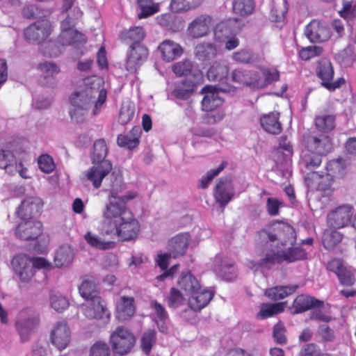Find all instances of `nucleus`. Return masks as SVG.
<instances>
[{"label":"nucleus","mask_w":356,"mask_h":356,"mask_svg":"<svg viewBox=\"0 0 356 356\" xmlns=\"http://www.w3.org/2000/svg\"><path fill=\"white\" fill-rule=\"evenodd\" d=\"M228 65L224 63L215 62L207 71V78L211 81H222L227 77Z\"/></svg>","instance_id":"nucleus-37"},{"label":"nucleus","mask_w":356,"mask_h":356,"mask_svg":"<svg viewBox=\"0 0 356 356\" xmlns=\"http://www.w3.org/2000/svg\"><path fill=\"white\" fill-rule=\"evenodd\" d=\"M203 0H172L170 7L175 13L187 11L199 6Z\"/></svg>","instance_id":"nucleus-46"},{"label":"nucleus","mask_w":356,"mask_h":356,"mask_svg":"<svg viewBox=\"0 0 356 356\" xmlns=\"http://www.w3.org/2000/svg\"><path fill=\"white\" fill-rule=\"evenodd\" d=\"M259 236L263 239H268L269 241H278L282 246L287 244L293 245L296 241V233L294 228L288 223L277 224L273 232L263 229L259 232Z\"/></svg>","instance_id":"nucleus-5"},{"label":"nucleus","mask_w":356,"mask_h":356,"mask_svg":"<svg viewBox=\"0 0 356 356\" xmlns=\"http://www.w3.org/2000/svg\"><path fill=\"white\" fill-rule=\"evenodd\" d=\"M305 35L312 42H322L330 38V31L324 24L313 20L306 26Z\"/></svg>","instance_id":"nucleus-21"},{"label":"nucleus","mask_w":356,"mask_h":356,"mask_svg":"<svg viewBox=\"0 0 356 356\" xmlns=\"http://www.w3.org/2000/svg\"><path fill=\"white\" fill-rule=\"evenodd\" d=\"M195 83L191 80H184L179 83L176 84L172 95L180 99H187L193 93Z\"/></svg>","instance_id":"nucleus-40"},{"label":"nucleus","mask_w":356,"mask_h":356,"mask_svg":"<svg viewBox=\"0 0 356 356\" xmlns=\"http://www.w3.org/2000/svg\"><path fill=\"white\" fill-rule=\"evenodd\" d=\"M318 76L322 80L321 84L325 82H330L334 76V70L331 62L325 58L318 63Z\"/></svg>","instance_id":"nucleus-43"},{"label":"nucleus","mask_w":356,"mask_h":356,"mask_svg":"<svg viewBox=\"0 0 356 356\" xmlns=\"http://www.w3.org/2000/svg\"><path fill=\"white\" fill-rule=\"evenodd\" d=\"M140 11L138 17L140 19L147 17L159 11V4L154 3L152 0H138Z\"/></svg>","instance_id":"nucleus-44"},{"label":"nucleus","mask_w":356,"mask_h":356,"mask_svg":"<svg viewBox=\"0 0 356 356\" xmlns=\"http://www.w3.org/2000/svg\"><path fill=\"white\" fill-rule=\"evenodd\" d=\"M42 201L37 197H29L22 201L17 211V216L22 220H32L40 215L42 211Z\"/></svg>","instance_id":"nucleus-15"},{"label":"nucleus","mask_w":356,"mask_h":356,"mask_svg":"<svg viewBox=\"0 0 356 356\" xmlns=\"http://www.w3.org/2000/svg\"><path fill=\"white\" fill-rule=\"evenodd\" d=\"M39 70L42 72L45 78L54 76L60 72L58 66L51 62H44L38 66Z\"/></svg>","instance_id":"nucleus-62"},{"label":"nucleus","mask_w":356,"mask_h":356,"mask_svg":"<svg viewBox=\"0 0 356 356\" xmlns=\"http://www.w3.org/2000/svg\"><path fill=\"white\" fill-rule=\"evenodd\" d=\"M179 286L186 294L195 293L200 289V284L191 272L182 273L181 280L178 282Z\"/></svg>","instance_id":"nucleus-36"},{"label":"nucleus","mask_w":356,"mask_h":356,"mask_svg":"<svg viewBox=\"0 0 356 356\" xmlns=\"http://www.w3.org/2000/svg\"><path fill=\"white\" fill-rule=\"evenodd\" d=\"M234 195L232 179L229 177L219 179L214 191L216 202L221 207H224L232 200Z\"/></svg>","instance_id":"nucleus-17"},{"label":"nucleus","mask_w":356,"mask_h":356,"mask_svg":"<svg viewBox=\"0 0 356 356\" xmlns=\"http://www.w3.org/2000/svg\"><path fill=\"white\" fill-rule=\"evenodd\" d=\"M113 351L115 353L124 355L129 353L135 345L134 334L123 327H118L110 337Z\"/></svg>","instance_id":"nucleus-7"},{"label":"nucleus","mask_w":356,"mask_h":356,"mask_svg":"<svg viewBox=\"0 0 356 356\" xmlns=\"http://www.w3.org/2000/svg\"><path fill=\"white\" fill-rule=\"evenodd\" d=\"M110 180L109 186L111 187V193L109 197H120L119 193H121L125 189V185L122 181V175L120 172H113L108 175Z\"/></svg>","instance_id":"nucleus-42"},{"label":"nucleus","mask_w":356,"mask_h":356,"mask_svg":"<svg viewBox=\"0 0 356 356\" xmlns=\"http://www.w3.org/2000/svg\"><path fill=\"white\" fill-rule=\"evenodd\" d=\"M319 138L320 136H318L311 132H307L303 135V143L310 152H314V150L316 149H318V148L320 151H324V149L316 147V145L317 144L316 143L318 142Z\"/></svg>","instance_id":"nucleus-58"},{"label":"nucleus","mask_w":356,"mask_h":356,"mask_svg":"<svg viewBox=\"0 0 356 356\" xmlns=\"http://www.w3.org/2000/svg\"><path fill=\"white\" fill-rule=\"evenodd\" d=\"M134 114V107L130 103L122 104L120 111L118 121L121 124L125 125L132 120Z\"/></svg>","instance_id":"nucleus-55"},{"label":"nucleus","mask_w":356,"mask_h":356,"mask_svg":"<svg viewBox=\"0 0 356 356\" xmlns=\"http://www.w3.org/2000/svg\"><path fill=\"white\" fill-rule=\"evenodd\" d=\"M156 341V332L154 330H148L144 332L141 339V348L143 351L146 354L149 355L153 344Z\"/></svg>","instance_id":"nucleus-51"},{"label":"nucleus","mask_w":356,"mask_h":356,"mask_svg":"<svg viewBox=\"0 0 356 356\" xmlns=\"http://www.w3.org/2000/svg\"><path fill=\"white\" fill-rule=\"evenodd\" d=\"M286 302L269 304L264 307L259 314L263 318L272 316L284 311Z\"/></svg>","instance_id":"nucleus-52"},{"label":"nucleus","mask_w":356,"mask_h":356,"mask_svg":"<svg viewBox=\"0 0 356 356\" xmlns=\"http://www.w3.org/2000/svg\"><path fill=\"white\" fill-rule=\"evenodd\" d=\"M108 154V147L104 139L97 140L92 147V164L102 163L104 161H109L105 158Z\"/></svg>","instance_id":"nucleus-41"},{"label":"nucleus","mask_w":356,"mask_h":356,"mask_svg":"<svg viewBox=\"0 0 356 356\" xmlns=\"http://www.w3.org/2000/svg\"><path fill=\"white\" fill-rule=\"evenodd\" d=\"M50 302L51 307L57 312L65 309L69 305L68 300L58 294H52L50 297Z\"/></svg>","instance_id":"nucleus-61"},{"label":"nucleus","mask_w":356,"mask_h":356,"mask_svg":"<svg viewBox=\"0 0 356 356\" xmlns=\"http://www.w3.org/2000/svg\"><path fill=\"white\" fill-rule=\"evenodd\" d=\"M298 287V284L276 286L266 289L265 295L273 300H278L293 293Z\"/></svg>","instance_id":"nucleus-34"},{"label":"nucleus","mask_w":356,"mask_h":356,"mask_svg":"<svg viewBox=\"0 0 356 356\" xmlns=\"http://www.w3.org/2000/svg\"><path fill=\"white\" fill-rule=\"evenodd\" d=\"M352 216V206L349 204L339 206L327 214V225L334 229L343 228L351 222Z\"/></svg>","instance_id":"nucleus-9"},{"label":"nucleus","mask_w":356,"mask_h":356,"mask_svg":"<svg viewBox=\"0 0 356 356\" xmlns=\"http://www.w3.org/2000/svg\"><path fill=\"white\" fill-rule=\"evenodd\" d=\"M84 238L88 244L97 249L108 250L111 245V242H104L99 236L92 234L90 232H88Z\"/></svg>","instance_id":"nucleus-53"},{"label":"nucleus","mask_w":356,"mask_h":356,"mask_svg":"<svg viewBox=\"0 0 356 356\" xmlns=\"http://www.w3.org/2000/svg\"><path fill=\"white\" fill-rule=\"evenodd\" d=\"M59 43L65 45H72L75 44L86 43L87 41L86 36L74 29L70 32L60 33L58 38Z\"/></svg>","instance_id":"nucleus-39"},{"label":"nucleus","mask_w":356,"mask_h":356,"mask_svg":"<svg viewBox=\"0 0 356 356\" xmlns=\"http://www.w3.org/2000/svg\"><path fill=\"white\" fill-rule=\"evenodd\" d=\"M74 257V252L69 245H60L54 256V264L58 268L70 266Z\"/></svg>","instance_id":"nucleus-32"},{"label":"nucleus","mask_w":356,"mask_h":356,"mask_svg":"<svg viewBox=\"0 0 356 356\" xmlns=\"http://www.w3.org/2000/svg\"><path fill=\"white\" fill-rule=\"evenodd\" d=\"M204 97L202 101V108L204 111H212L222 104V99L219 97L216 88L211 86H206L201 90Z\"/></svg>","instance_id":"nucleus-27"},{"label":"nucleus","mask_w":356,"mask_h":356,"mask_svg":"<svg viewBox=\"0 0 356 356\" xmlns=\"http://www.w3.org/2000/svg\"><path fill=\"white\" fill-rule=\"evenodd\" d=\"M140 232L138 221L134 218L131 211L125 212L124 218L111 227L103 229V234L111 236H118L121 241L135 239Z\"/></svg>","instance_id":"nucleus-3"},{"label":"nucleus","mask_w":356,"mask_h":356,"mask_svg":"<svg viewBox=\"0 0 356 356\" xmlns=\"http://www.w3.org/2000/svg\"><path fill=\"white\" fill-rule=\"evenodd\" d=\"M100 83L98 77L87 78L85 79L84 88L72 95L70 102L73 108L70 114L76 122L80 123L83 120V115L92 105V113L96 115L98 108L105 102L106 91L101 88Z\"/></svg>","instance_id":"nucleus-1"},{"label":"nucleus","mask_w":356,"mask_h":356,"mask_svg":"<svg viewBox=\"0 0 356 356\" xmlns=\"http://www.w3.org/2000/svg\"><path fill=\"white\" fill-rule=\"evenodd\" d=\"M342 235L336 230H325L323 235V244L327 250L333 249L341 242Z\"/></svg>","instance_id":"nucleus-48"},{"label":"nucleus","mask_w":356,"mask_h":356,"mask_svg":"<svg viewBox=\"0 0 356 356\" xmlns=\"http://www.w3.org/2000/svg\"><path fill=\"white\" fill-rule=\"evenodd\" d=\"M337 275L340 283L344 286H352L355 283V278L353 273L346 266L341 268V270Z\"/></svg>","instance_id":"nucleus-59"},{"label":"nucleus","mask_w":356,"mask_h":356,"mask_svg":"<svg viewBox=\"0 0 356 356\" xmlns=\"http://www.w3.org/2000/svg\"><path fill=\"white\" fill-rule=\"evenodd\" d=\"M279 113L273 112L261 118V125L266 132L275 135L281 133L282 128L279 121Z\"/></svg>","instance_id":"nucleus-30"},{"label":"nucleus","mask_w":356,"mask_h":356,"mask_svg":"<svg viewBox=\"0 0 356 356\" xmlns=\"http://www.w3.org/2000/svg\"><path fill=\"white\" fill-rule=\"evenodd\" d=\"M322 161V155L314 152L305 154L302 156V163L306 168L312 172V178L313 179H321L318 183V189L324 192L325 195H330L332 193L331 183L329 175L321 176L314 170L320 165Z\"/></svg>","instance_id":"nucleus-6"},{"label":"nucleus","mask_w":356,"mask_h":356,"mask_svg":"<svg viewBox=\"0 0 356 356\" xmlns=\"http://www.w3.org/2000/svg\"><path fill=\"white\" fill-rule=\"evenodd\" d=\"M163 60L170 62L181 56L184 52L182 47L172 40H166L159 46Z\"/></svg>","instance_id":"nucleus-28"},{"label":"nucleus","mask_w":356,"mask_h":356,"mask_svg":"<svg viewBox=\"0 0 356 356\" xmlns=\"http://www.w3.org/2000/svg\"><path fill=\"white\" fill-rule=\"evenodd\" d=\"M324 305L323 300L313 296L301 294L298 296L293 302V314H298L314 308H321Z\"/></svg>","instance_id":"nucleus-22"},{"label":"nucleus","mask_w":356,"mask_h":356,"mask_svg":"<svg viewBox=\"0 0 356 356\" xmlns=\"http://www.w3.org/2000/svg\"><path fill=\"white\" fill-rule=\"evenodd\" d=\"M147 56L148 50L145 46L140 43H133L130 46V51L127 60V70L131 72H136Z\"/></svg>","instance_id":"nucleus-19"},{"label":"nucleus","mask_w":356,"mask_h":356,"mask_svg":"<svg viewBox=\"0 0 356 356\" xmlns=\"http://www.w3.org/2000/svg\"><path fill=\"white\" fill-rule=\"evenodd\" d=\"M193 63L188 60L185 59L182 61L177 62L172 65V71L177 76H186L190 74H193L197 81L202 79V74L199 71L193 73Z\"/></svg>","instance_id":"nucleus-38"},{"label":"nucleus","mask_w":356,"mask_h":356,"mask_svg":"<svg viewBox=\"0 0 356 356\" xmlns=\"http://www.w3.org/2000/svg\"><path fill=\"white\" fill-rule=\"evenodd\" d=\"M225 167V163H222L217 168L207 172L205 176L200 179V187L204 189L208 187L213 179L217 176Z\"/></svg>","instance_id":"nucleus-57"},{"label":"nucleus","mask_w":356,"mask_h":356,"mask_svg":"<svg viewBox=\"0 0 356 356\" xmlns=\"http://www.w3.org/2000/svg\"><path fill=\"white\" fill-rule=\"evenodd\" d=\"M214 270L216 275L226 281H232L236 277L234 265L226 258L216 256L214 259Z\"/></svg>","instance_id":"nucleus-25"},{"label":"nucleus","mask_w":356,"mask_h":356,"mask_svg":"<svg viewBox=\"0 0 356 356\" xmlns=\"http://www.w3.org/2000/svg\"><path fill=\"white\" fill-rule=\"evenodd\" d=\"M16 154L17 149L12 144L0 151V168L4 169L10 175H15L18 170Z\"/></svg>","instance_id":"nucleus-23"},{"label":"nucleus","mask_w":356,"mask_h":356,"mask_svg":"<svg viewBox=\"0 0 356 356\" xmlns=\"http://www.w3.org/2000/svg\"><path fill=\"white\" fill-rule=\"evenodd\" d=\"M306 258L307 253L304 249L299 247L289 248L282 254L279 252L267 254L258 263L252 262V266L250 268L255 271L259 268L270 269L275 264H281L284 261L292 263Z\"/></svg>","instance_id":"nucleus-4"},{"label":"nucleus","mask_w":356,"mask_h":356,"mask_svg":"<svg viewBox=\"0 0 356 356\" xmlns=\"http://www.w3.org/2000/svg\"><path fill=\"white\" fill-rule=\"evenodd\" d=\"M111 161H104L102 163L93 164L84 174L83 179L92 183L95 188H99L103 179L108 176L112 170Z\"/></svg>","instance_id":"nucleus-12"},{"label":"nucleus","mask_w":356,"mask_h":356,"mask_svg":"<svg viewBox=\"0 0 356 356\" xmlns=\"http://www.w3.org/2000/svg\"><path fill=\"white\" fill-rule=\"evenodd\" d=\"M90 356H110L108 346L104 342H97L91 347Z\"/></svg>","instance_id":"nucleus-64"},{"label":"nucleus","mask_w":356,"mask_h":356,"mask_svg":"<svg viewBox=\"0 0 356 356\" xmlns=\"http://www.w3.org/2000/svg\"><path fill=\"white\" fill-rule=\"evenodd\" d=\"M231 77L232 81L252 89L264 88L261 74L257 71L236 69L232 72Z\"/></svg>","instance_id":"nucleus-8"},{"label":"nucleus","mask_w":356,"mask_h":356,"mask_svg":"<svg viewBox=\"0 0 356 356\" xmlns=\"http://www.w3.org/2000/svg\"><path fill=\"white\" fill-rule=\"evenodd\" d=\"M254 9L253 0H234L233 10L241 16H247L252 13Z\"/></svg>","instance_id":"nucleus-47"},{"label":"nucleus","mask_w":356,"mask_h":356,"mask_svg":"<svg viewBox=\"0 0 356 356\" xmlns=\"http://www.w3.org/2000/svg\"><path fill=\"white\" fill-rule=\"evenodd\" d=\"M293 154L292 145L286 136H282L279 140L278 148L276 151V163L282 172L283 176L290 175L288 169L291 163V157Z\"/></svg>","instance_id":"nucleus-11"},{"label":"nucleus","mask_w":356,"mask_h":356,"mask_svg":"<svg viewBox=\"0 0 356 356\" xmlns=\"http://www.w3.org/2000/svg\"><path fill=\"white\" fill-rule=\"evenodd\" d=\"M240 24L238 18H230L220 22L214 29V36L216 40L224 42L231 35L240 30Z\"/></svg>","instance_id":"nucleus-20"},{"label":"nucleus","mask_w":356,"mask_h":356,"mask_svg":"<svg viewBox=\"0 0 356 356\" xmlns=\"http://www.w3.org/2000/svg\"><path fill=\"white\" fill-rule=\"evenodd\" d=\"M188 240L189 234L188 233L178 234L172 238L168 244V252L174 258L182 256L188 248Z\"/></svg>","instance_id":"nucleus-26"},{"label":"nucleus","mask_w":356,"mask_h":356,"mask_svg":"<svg viewBox=\"0 0 356 356\" xmlns=\"http://www.w3.org/2000/svg\"><path fill=\"white\" fill-rule=\"evenodd\" d=\"M212 17L209 15H201L188 24L187 32L193 38H200L210 33Z\"/></svg>","instance_id":"nucleus-16"},{"label":"nucleus","mask_w":356,"mask_h":356,"mask_svg":"<svg viewBox=\"0 0 356 356\" xmlns=\"http://www.w3.org/2000/svg\"><path fill=\"white\" fill-rule=\"evenodd\" d=\"M42 232V225L40 222L33 220H22L15 229L17 238L23 241H33Z\"/></svg>","instance_id":"nucleus-10"},{"label":"nucleus","mask_w":356,"mask_h":356,"mask_svg":"<svg viewBox=\"0 0 356 356\" xmlns=\"http://www.w3.org/2000/svg\"><path fill=\"white\" fill-rule=\"evenodd\" d=\"M83 314L89 319H105L108 321L110 318V314L104 305V301L101 297L88 300L83 308Z\"/></svg>","instance_id":"nucleus-18"},{"label":"nucleus","mask_w":356,"mask_h":356,"mask_svg":"<svg viewBox=\"0 0 356 356\" xmlns=\"http://www.w3.org/2000/svg\"><path fill=\"white\" fill-rule=\"evenodd\" d=\"M13 270L22 282H29L34 275L31 259L25 254L15 257L11 262Z\"/></svg>","instance_id":"nucleus-13"},{"label":"nucleus","mask_w":356,"mask_h":356,"mask_svg":"<svg viewBox=\"0 0 356 356\" xmlns=\"http://www.w3.org/2000/svg\"><path fill=\"white\" fill-rule=\"evenodd\" d=\"M316 127L322 131L327 132L334 128V117L333 115L318 116L315 119Z\"/></svg>","instance_id":"nucleus-50"},{"label":"nucleus","mask_w":356,"mask_h":356,"mask_svg":"<svg viewBox=\"0 0 356 356\" xmlns=\"http://www.w3.org/2000/svg\"><path fill=\"white\" fill-rule=\"evenodd\" d=\"M42 47L43 48V54L48 55L49 56H58L61 50L60 49V46L57 44V43L54 41H46L44 40L42 42Z\"/></svg>","instance_id":"nucleus-63"},{"label":"nucleus","mask_w":356,"mask_h":356,"mask_svg":"<svg viewBox=\"0 0 356 356\" xmlns=\"http://www.w3.org/2000/svg\"><path fill=\"white\" fill-rule=\"evenodd\" d=\"M51 33V26L47 20L38 21L24 31V38L29 42H43Z\"/></svg>","instance_id":"nucleus-14"},{"label":"nucleus","mask_w":356,"mask_h":356,"mask_svg":"<svg viewBox=\"0 0 356 356\" xmlns=\"http://www.w3.org/2000/svg\"><path fill=\"white\" fill-rule=\"evenodd\" d=\"M191 294V297L188 299V305L194 311H200L207 306L213 296V293L209 290H204L200 292L196 291Z\"/></svg>","instance_id":"nucleus-31"},{"label":"nucleus","mask_w":356,"mask_h":356,"mask_svg":"<svg viewBox=\"0 0 356 356\" xmlns=\"http://www.w3.org/2000/svg\"><path fill=\"white\" fill-rule=\"evenodd\" d=\"M22 13L23 17L26 19H35L45 17L49 12L48 10H43L42 13H40L38 7L35 5L29 4L24 6Z\"/></svg>","instance_id":"nucleus-54"},{"label":"nucleus","mask_w":356,"mask_h":356,"mask_svg":"<svg viewBox=\"0 0 356 356\" xmlns=\"http://www.w3.org/2000/svg\"><path fill=\"white\" fill-rule=\"evenodd\" d=\"M51 340L52 343L59 350L67 347L70 340V328L66 323L59 322L51 331Z\"/></svg>","instance_id":"nucleus-24"},{"label":"nucleus","mask_w":356,"mask_h":356,"mask_svg":"<svg viewBox=\"0 0 356 356\" xmlns=\"http://www.w3.org/2000/svg\"><path fill=\"white\" fill-rule=\"evenodd\" d=\"M79 293L87 301L99 297L96 284L91 280H85L82 282L79 286Z\"/></svg>","instance_id":"nucleus-49"},{"label":"nucleus","mask_w":356,"mask_h":356,"mask_svg":"<svg viewBox=\"0 0 356 356\" xmlns=\"http://www.w3.org/2000/svg\"><path fill=\"white\" fill-rule=\"evenodd\" d=\"M135 312L134 298L122 297L121 301L117 305V318L120 321L129 319Z\"/></svg>","instance_id":"nucleus-33"},{"label":"nucleus","mask_w":356,"mask_h":356,"mask_svg":"<svg viewBox=\"0 0 356 356\" xmlns=\"http://www.w3.org/2000/svg\"><path fill=\"white\" fill-rule=\"evenodd\" d=\"M323 52V48L320 46H309L302 48L299 53L300 57L305 60H307L312 57L320 56Z\"/></svg>","instance_id":"nucleus-60"},{"label":"nucleus","mask_w":356,"mask_h":356,"mask_svg":"<svg viewBox=\"0 0 356 356\" xmlns=\"http://www.w3.org/2000/svg\"><path fill=\"white\" fill-rule=\"evenodd\" d=\"M137 193L129 191L125 195L120 197H109V202L106 204L103 213L104 222L102 230L106 227H111L124 218L125 212L131 211L127 207V202L137 197Z\"/></svg>","instance_id":"nucleus-2"},{"label":"nucleus","mask_w":356,"mask_h":356,"mask_svg":"<svg viewBox=\"0 0 356 356\" xmlns=\"http://www.w3.org/2000/svg\"><path fill=\"white\" fill-rule=\"evenodd\" d=\"M39 319L37 316H29L20 318L16 323V327L22 341H26L33 330L38 325Z\"/></svg>","instance_id":"nucleus-29"},{"label":"nucleus","mask_w":356,"mask_h":356,"mask_svg":"<svg viewBox=\"0 0 356 356\" xmlns=\"http://www.w3.org/2000/svg\"><path fill=\"white\" fill-rule=\"evenodd\" d=\"M338 58L344 66L351 65L355 60L354 47L352 45H348L338 54Z\"/></svg>","instance_id":"nucleus-56"},{"label":"nucleus","mask_w":356,"mask_h":356,"mask_svg":"<svg viewBox=\"0 0 356 356\" xmlns=\"http://www.w3.org/2000/svg\"><path fill=\"white\" fill-rule=\"evenodd\" d=\"M82 16V12L78 7H74L70 13H67L65 18L60 23L61 33L70 32L76 21Z\"/></svg>","instance_id":"nucleus-45"},{"label":"nucleus","mask_w":356,"mask_h":356,"mask_svg":"<svg viewBox=\"0 0 356 356\" xmlns=\"http://www.w3.org/2000/svg\"><path fill=\"white\" fill-rule=\"evenodd\" d=\"M217 49L215 45L210 42L197 44L194 49L195 57L200 61L210 60L216 57Z\"/></svg>","instance_id":"nucleus-35"}]
</instances>
